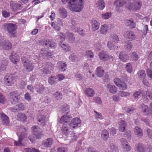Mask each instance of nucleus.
<instances>
[{
  "label": "nucleus",
  "instance_id": "nucleus-1",
  "mask_svg": "<svg viewBox=\"0 0 152 152\" xmlns=\"http://www.w3.org/2000/svg\"><path fill=\"white\" fill-rule=\"evenodd\" d=\"M62 3H68L69 9L71 11L79 12L82 11L84 7V0H61Z\"/></svg>",
  "mask_w": 152,
  "mask_h": 152
},
{
  "label": "nucleus",
  "instance_id": "nucleus-2",
  "mask_svg": "<svg viewBox=\"0 0 152 152\" xmlns=\"http://www.w3.org/2000/svg\"><path fill=\"white\" fill-rule=\"evenodd\" d=\"M26 130L23 126H21L19 128V131L22 132L18 137V141H14V144L15 146H21L25 143L27 137V134L25 132Z\"/></svg>",
  "mask_w": 152,
  "mask_h": 152
},
{
  "label": "nucleus",
  "instance_id": "nucleus-3",
  "mask_svg": "<svg viewBox=\"0 0 152 152\" xmlns=\"http://www.w3.org/2000/svg\"><path fill=\"white\" fill-rule=\"evenodd\" d=\"M58 39L61 42L59 43V45L62 48V50L66 52H69L71 50V47L69 45L65 44L63 42L64 41L66 36L64 35V34L61 32L58 33Z\"/></svg>",
  "mask_w": 152,
  "mask_h": 152
},
{
  "label": "nucleus",
  "instance_id": "nucleus-4",
  "mask_svg": "<svg viewBox=\"0 0 152 152\" xmlns=\"http://www.w3.org/2000/svg\"><path fill=\"white\" fill-rule=\"evenodd\" d=\"M2 28L7 31L11 37H15L16 35L15 31L16 29V25L11 23H5L3 25Z\"/></svg>",
  "mask_w": 152,
  "mask_h": 152
},
{
  "label": "nucleus",
  "instance_id": "nucleus-5",
  "mask_svg": "<svg viewBox=\"0 0 152 152\" xmlns=\"http://www.w3.org/2000/svg\"><path fill=\"white\" fill-rule=\"evenodd\" d=\"M32 130L34 134V136H30L28 137L30 141L33 142L36 139H39L41 135L42 130L40 129L37 126H34L32 128Z\"/></svg>",
  "mask_w": 152,
  "mask_h": 152
},
{
  "label": "nucleus",
  "instance_id": "nucleus-6",
  "mask_svg": "<svg viewBox=\"0 0 152 152\" xmlns=\"http://www.w3.org/2000/svg\"><path fill=\"white\" fill-rule=\"evenodd\" d=\"M22 62L24 68L28 72H31L34 69V66L32 62L29 59L25 57L22 58Z\"/></svg>",
  "mask_w": 152,
  "mask_h": 152
},
{
  "label": "nucleus",
  "instance_id": "nucleus-7",
  "mask_svg": "<svg viewBox=\"0 0 152 152\" xmlns=\"http://www.w3.org/2000/svg\"><path fill=\"white\" fill-rule=\"evenodd\" d=\"M15 81V77L13 75L7 73L4 78V84L7 86H12Z\"/></svg>",
  "mask_w": 152,
  "mask_h": 152
},
{
  "label": "nucleus",
  "instance_id": "nucleus-8",
  "mask_svg": "<svg viewBox=\"0 0 152 152\" xmlns=\"http://www.w3.org/2000/svg\"><path fill=\"white\" fill-rule=\"evenodd\" d=\"M54 65L50 62L47 63L46 64L45 67L40 69L41 75L43 77L46 76L50 72V70L53 69Z\"/></svg>",
  "mask_w": 152,
  "mask_h": 152
},
{
  "label": "nucleus",
  "instance_id": "nucleus-9",
  "mask_svg": "<svg viewBox=\"0 0 152 152\" xmlns=\"http://www.w3.org/2000/svg\"><path fill=\"white\" fill-rule=\"evenodd\" d=\"M141 6L142 4L140 0H134L133 3L127 5V7L130 10H137L140 9Z\"/></svg>",
  "mask_w": 152,
  "mask_h": 152
},
{
  "label": "nucleus",
  "instance_id": "nucleus-10",
  "mask_svg": "<svg viewBox=\"0 0 152 152\" xmlns=\"http://www.w3.org/2000/svg\"><path fill=\"white\" fill-rule=\"evenodd\" d=\"M69 124L70 128L71 129H73L80 127L81 125V121L79 118H75L72 119Z\"/></svg>",
  "mask_w": 152,
  "mask_h": 152
},
{
  "label": "nucleus",
  "instance_id": "nucleus-11",
  "mask_svg": "<svg viewBox=\"0 0 152 152\" xmlns=\"http://www.w3.org/2000/svg\"><path fill=\"white\" fill-rule=\"evenodd\" d=\"M19 96V93L17 91H13L10 93L9 98L11 102L13 104H15L19 102L20 98L18 97Z\"/></svg>",
  "mask_w": 152,
  "mask_h": 152
},
{
  "label": "nucleus",
  "instance_id": "nucleus-12",
  "mask_svg": "<svg viewBox=\"0 0 152 152\" xmlns=\"http://www.w3.org/2000/svg\"><path fill=\"white\" fill-rule=\"evenodd\" d=\"M121 145L123 150L126 152L130 151L131 148L127 140L125 139L122 138L120 140Z\"/></svg>",
  "mask_w": 152,
  "mask_h": 152
},
{
  "label": "nucleus",
  "instance_id": "nucleus-13",
  "mask_svg": "<svg viewBox=\"0 0 152 152\" xmlns=\"http://www.w3.org/2000/svg\"><path fill=\"white\" fill-rule=\"evenodd\" d=\"M124 36L130 41L135 39L136 37L134 32L131 31H126L124 33Z\"/></svg>",
  "mask_w": 152,
  "mask_h": 152
},
{
  "label": "nucleus",
  "instance_id": "nucleus-14",
  "mask_svg": "<svg viewBox=\"0 0 152 152\" xmlns=\"http://www.w3.org/2000/svg\"><path fill=\"white\" fill-rule=\"evenodd\" d=\"M125 1L124 0H115L114 3V5L115 6L116 11L119 12H121L122 10L121 8L124 6Z\"/></svg>",
  "mask_w": 152,
  "mask_h": 152
},
{
  "label": "nucleus",
  "instance_id": "nucleus-15",
  "mask_svg": "<svg viewBox=\"0 0 152 152\" xmlns=\"http://www.w3.org/2000/svg\"><path fill=\"white\" fill-rule=\"evenodd\" d=\"M9 57L11 61L15 64L18 63L20 59L19 56L14 51H11Z\"/></svg>",
  "mask_w": 152,
  "mask_h": 152
},
{
  "label": "nucleus",
  "instance_id": "nucleus-16",
  "mask_svg": "<svg viewBox=\"0 0 152 152\" xmlns=\"http://www.w3.org/2000/svg\"><path fill=\"white\" fill-rule=\"evenodd\" d=\"M4 50H9L12 47V43L8 40L4 41L0 45Z\"/></svg>",
  "mask_w": 152,
  "mask_h": 152
},
{
  "label": "nucleus",
  "instance_id": "nucleus-17",
  "mask_svg": "<svg viewBox=\"0 0 152 152\" xmlns=\"http://www.w3.org/2000/svg\"><path fill=\"white\" fill-rule=\"evenodd\" d=\"M40 57L43 58H45L46 57L49 58H52V54L51 52H48L45 50H42L39 54Z\"/></svg>",
  "mask_w": 152,
  "mask_h": 152
},
{
  "label": "nucleus",
  "instance_id": "nucleus-18",
  "mask_svg": "<svg viewBox=\"0 0 152 152\" xmlns=\"http://www.w3.org/2000/svg\"><path fill=\"white\" fill-rule=\"evenodd\" d=\"M70 126L69 124H64L61 129L62 133L63 134L66 136L69 135L70 132Z\"/></svg>",
  "mask_w": 152,
  "mask_h": 152
},
{
  "label": "nucleus",
  "instance_id": "nucleus-19",
  "mask_svg": "<svg viewBox=\"0 0 152 152\" xmlns=\"http://www.w3.org/2000/svg\"><path fill=\"white\" fill-rule=\"evenodd\" d=\"M38 124L39 125L44 126L45 125L46 122V118L43 115H38Z\"/></svg>",
  "mask_w": 152,
  "mask_h": 152
},
{
  "label": "nucleus",
  "instance_id": "nucleus-20",
  "mask_svg": "<svg viewBox=\"0 0 152 152\" xmlns=\"http://www.w3.org/2000/svg\"><path fill=\"white\" fill-rule=\"evenodd\" d=\"M0 115L3 124L5 125H8L9 122L8 116L3 113H1Z\"/></svg>",
  "mask_w": 152,
  "mask_h": 152
},
{
  "label": "nucleus",
  "instance_id": "nucleus-21",
  "mask_svg": "<svg viewBox=\"0 0 152 152\" xmlns=\"http://www.w3.org/2000/svg\"><path fill=\"white\" fill-rule=\"evenodd\" d=\"M105 4L102 0H98L95 4V7L98 9L102 10L105 7Z\"/></svg>",
  "mask_w": 152,
  "mask_h": 152
},
{
  "label": "nucleus",
  "instance_id": "nucleus-22",
  "mask_svg": "<svg viewBox=\"0 0 152 152\" xmlns=\"http://www.w3.org/2000/svg\"><path fill=\"white\" fill-rule=\"evenodd\" d=\"M107 90L113 94L115 93L117 91V88L113 85L108 84L106 86Z\"/></svg>",
  "mask_w": 152,
  "mask_h": 152
},
{
  "label": "nucleus",
  "instance_id": "nucleus-23",
  "mask_svg": "<svg viewBox=\"0 0 152 152\" xmlns=\"http://www.w3.org/2000/svg\"><path fill=\"white\" fill-rule=\"evenodd\" d=\"M91 23L92 29L95 31L97 30L99 27V23L97 20H94L91 21Z\"/></svg>",
  "mask_w": 152,
  "mask_h": 152
},
{
  "label": "nucleus",
  "instance_id": "nucleus-24",
  "mask_svg": "<svg viewBox=\"0 0 152 152\" xmlns=\"http://www.w3.org/2000/svg\"><path fill=\"white\" fill-rule=\"evenodd\" d=\"M36 90L38 93L42 94L45 89V87L40 83H38L35 85Z\"/></svg>",
  "mask_w": 152,
  "mask_h": 152
},
{
  "label": "nucleus",
  "instance_id": "nucleus-25",
  "mask_svg": "<svg viewBox=\"0 0 152 152\" xmlns=\"http://www.w3.org/2000/svg\"><path fill=\"white\" fill-rule=\"evenodd\" d=\"M85 94L88 96L92 97L95 94L94 90L91 88H86L84 91Z\"/></svg>",
  "mask_w": 152,
  "mask_h": 152
},
{
  "label": "nucleus",
  "instance_id": "nucleus-26",
  "mask_svg": "<svg viewBox=\"0 0 152 152\" xmlns=\"http://www.w3.org/2000/svg\"><path fill=\"white\" fill-rule=\"evenodd\" d=\"M10 8L13 11H16L18 10L20 5L15 3L14 1H11L10 3Z\"/></svg>",
  "mask_w": 152,
  "mask_h": 152
},
{
  "label": "nucleus",
  "instance_id": "nucleus-27",
  "mask_svg": "<svg viewBox=\"0 0 152 152\" xmlns=\"http://www.w3.org/2000/svg\"><path fill=\"white\" fill-rule=\"evenodd\" d=\"M119 127L118 130L122 132H124L125 130L126 127L127 126L126 122L123 120H121L119 123Z\"/></svg>",
  "mask_w": 152,
  "mask_h": 152
},
{
  "label": "nucleus",
  "instance_id": "nucleus-28",
  "mask_svg": "<svg viewBox=\"0 0 152 152\" xmlns=\"http://www.w3.org/2000/svg\"><path fill=\"white\" fill-rule=\"evenodd\" d=\"M125 22L126 25L129 26L130 28H134L136 26V24L132 19H126L125 20Z\"/></svg>",
  "mask_w": 152,
  "mask_h": 152
},
{
  "label": "nucleus",
  "instance_id": "nucleus-29",
  "mask_svg": "<svg viewBox=\"0 0 152 152\" xmlns=\"http://www.w3.org/2000/svg\"><path fill=\"white\" fill-rule=\"evenodd\" d=\"M58 68L59 70L64 72L66 69V64L63 61H60L58 63Z\"/></svg>",
  "mask_w": 152,
  "mask_h": 152
},
{
  "label": "nucleus",
  "instance_id": "nucleus-30",
  "mask_svg": "<svg viewBox=\"0 0 152 152\" xmlns=\"http://www.w3.org/2000/svg\"><path fill=\"white\" fill-rule=\"evenodd\" d=\"M25 107L23 104H20L14 106L12 108V111L15 112V111H19L20 110H24L25 109Z\"/></svg>",
  "mask_w": 152,
  "mask_h": 152
},
{
  "label": "nucleus",
  "instance_id": "nucleus-31",
  "mask_svg": "<svg viewBox=\"0 0 152 152\" xmlns=\"http://www.w3.org/2000/svg\"><path fill=\"white\" fill-rule=\"evenodd\" d=\"M129 56L128 55L124 52H122L120 53L119 58L122 61L125 62L129 59Z\"/></svg>",
  "mask_w": 152,
  "mask_h": 152
},
{
  "label": "nucleus",
  "instance_id": "nucleus-32",
  "mask_svg": "<svg viewBox=\"0 0 152 152\" xmlns=\"http://www.w3.org/2000/svg\"><path fill=\"white\" fill-rule=\"evenodd\" d=\"M17 118L19 121L25 122L26 121L27 117L25 114L19 113L17 115Z\"/></svg>",
  "mask_w": 152,
  "mask_h": 152
},
{
  "label": "nucleus",
  "instance_id": "nucleus-33",
  "mask_svg": "<svg viewBox=\"0 0 152 152\" xmlns=\"http://www.w3.org/2000/svg\"><path fill=\"white\" fill-rule=\"evenodd\" d=\"M134 134L137 137H141L143 135L142 131L140 128L137 126L135 127L134 130Z\"/></svg>",
  "mask_w": 152,
  "mask_h": 152
},
{
  "label": "nucleus",
  "instance_id": "nucleus-34",
  "mask_svg": "<svg viewBox=\"0 0 152 152\" xmlns=\"http://www.w3.org/2000/svg\"><path fill=\"white\" fill-rule=\"evenodd\" d=\"M70 120V117L67 115H64L62 116L60 119V122L61 123L64 124L69 122Z\"/></svg>",
  "mask_w": 152,
  "mask_h": 152
},
{
  "label": "nucleus",
  "instance_id": "nucleus-35",
  "mask_svg": "<svg viewBox=\"0 0 152 152\" xmlns=\"http://www.w3.org/2000/svg\"><path fill=\"white\" fill-rule=\"evenodd\" d=\"M109 26L107 24H104L101 26L100 32L101 34H105L108 31Z\"/></svg>",
  "mask_w": 152,
  "mask_h": 152
},
{
  "label": "nucleus",
  "instance_id": "nucleus-36",
  "mask_svg": "<svg viewBox=\"0 0 152 152\" xmlns=\"http://www.w3.org/2000/svg\"><path fill=\"white\" fill-rule=\"evenodd\" d=\"M142 111L145 115H147L150 114L151 110L148 106L142 104Z\"/></svg>",
  "mask_w": 152,
  "mask_h": 152
},
{
  "label": "nucleus",
  "instance_id": "nucleus-37",
  "mask_svg": "<svg viewBox=\"0 0 152 152\" xmlns=\"http://www.w3.org/2000/svg\"><path fill=\"white\" fill-rule=\"evenodd\" d=\"M53 139L52 138H49L44 141L43 145L46 147H50L52 144Z\"/></svg>",
  "mask_w": 152,
  "mask_h": 152
},
{
  "label": "nucleus",
  "instance_id": "nucleus-38",
  "mask_svg": "<svg viewBox=\"0 0 152 152\" xmlns=\"http://www.w3.org/2000/svg\"><path fill=\"white\" fill-rule=\"evenodd\" d=\"M104 72L101 66L98 67L96 69V74L99 77H101L102 76Z\"/></svg>",
  "mask_w": 152,
  "mask_h": 152
},
{
  "label": "nucleus",
  "instance_id": "nucleus-39",
  "mask_svg": "<svg viewBox=\"0 0 152 152\" xmlns=\"http://www.w3.org/2000/svg\"><path fill=\"white\" fill-rule=\"evenodd\" d=\"M59 13L62 18H65L67 16V12L66 10L63 8L61 7L60 8Z\"/></svg>",
  "mask_w": 152,
  "mask_h": 152
},
{
  "label": "nucleus",
  "instance_id": "nucleus-40",
  "mask_svg": "<svg viewBox=\"0 0 152 152\" xmlns=\"http://www.w3.org/2000/svg\"><path fill=\"white\" fill-rule=\"evenodd\" d=\"M66 36L65 39L66 38V35H67L69 42H70L73 43L75 40V37L73 35L70 33H67L66 34H64Z\"/></svg>",
  "mask_w": 152,
  "mask_h": 152
},
{
  "label": "nucleus",
  "instance_id": "nucleus-41",
  "mask_svg": "<svg viewBox=\"0 0 152 152\" xmlns=\"http://www.w3.org/2000/svg\"><path fill=\"white\" fill-rule=\"evenodd\" d=\"M69 106L66 104H64L61 107V111L63 113H65L66 115H67L69 112Z\"/></svg>",
  "mask_w": 152,
  "mask_h": 152
},
{
  "label": "nucleus",
  "instance_id": "nucleus-42",
  "mask_svg": "<svg viewBox=\"0 0 152 152\" xmlns=\"http://www.w3.org/2000/svg\"><path fill=\"white\" fill-rule=\"evenodd\" d=\"M137 75L141 79L145 78L146 77V74L144 70H140L137 73Z\"/></svg>",
  "mask_w": 152,
  "mask_h": 152
},
{
  "label": "nucleus",
  "instance_id": "nucleus-43",
  "mask_svg": "<svg viewBox=\"0 0 152 152\" xmlns=\"http://www.w3.org/2000/svg\"><path fill=\"white\" fill-rule=\"evenodd\" d=\"M102 138L104 140H106L109 137V133L107 130L104 129L103 130L101 134Z\"/></svg>",
  "mask_w": 152,
  "mask_h": 152
},
{
  "label": "nucleus",
  "instance_id": "nucleus-44",
  "mask_svg": "<svg viewBox=\"0 0 152 152\" xmlns=\"http://www.w3.org/2000/svg\"><path fill=\"white\" fill-rule=\"evenodd\" d=\"M53 97L55 99L60 100L62 99V95L60 92L57 91L53 94Z\"/></svg>",
  "mask_w": 152,
  "mask_h": 152
},
{
  "label": "nucleus",
  "instance_id": "nucleus-45",
  "mask_svg": "<svg viewBox=\"0 0 152 152\" xmlns=\"http://www.w3.org/2000/svg\"><path fill=\"white\" fill-rule=\"evenodd\" d=\"M132 47V43L130 42H126L124 45V48L127 51H130Z\"/></svg>",
  "mask_w": 152,
  "mask_h": 152
},
{
  "label": "nucleus",
  "instance_id": "nucleus-46",
  "mask_svg": "<svg viewBox=\"0 0 152 152\" xmlns=\"http://www.w3.org/2000/svg\"><path fill=\"white\" fill-rule=\"evenodd\" d=\"M111 12H107L102 14L101 15V17L103 19L106 20L109 18L111 16Z\"/></svg>",
  "mask_w": 152,
  "mask_h": 152
},
{
  "label": "nucleus",
  "instance_id": "nucleus-47",
  "mask_svg": "<svg viewBox=\"0 0 152 152\" xmlns=\"http://www.w3.org/2000/svg\"><path fill=\"white\" fill-rule=\"evenodd\" d=\"M114 44L115 43H113L112 41H109L107 44V47L110 50H115V49L117 50L115 45H114Z\"/></svg>",
  "mask_w": 152,
  "mask_h": 152
},
{
  "label": "nucleus",
  "instance_id": "nucleus-48",
  "mask_svg": "<svg viewBox=\"0 0 152 152\" xmlns=\"http://www.w3.org/2000/svg\"><path fill=\"white\" fill-rule=\"evenodd\" d=\"M48 83L51 85H53L56 84L57 82V80L55 79V76H51L48 79Z\"/></svg>",
  "mask_w": 152,
  "mask_h": 152
},
{
  "label": "nucleus",
  "instance_id": "nucleus-49",
  "mask_svg": "<svg viewBox=\"0 0 152 152\" xmlns=\"http://www.w3.org/2000/svg\"><path fill=\"white\" fill-rule=\"evenodd\" d=\"M43 100L42 101V103L45 105H47L49 104L51 101V99L48 96H46L43 99Z\"/></svg>",
  "mask_w": 152,
  "mask_h": 152
},
{
  "label": "nucleus",
  "instance_id": "nucleus-50",
  "mask_svg": "<svg viewBox=\"0 0 152 152\" xmlns=\"http://www.w3.org/2000/svg\"><path fill=\"white\" fill-rule=\"evenodd\" d=\"M40 44L42 45L45 46L49 45L50 43H51V41L48 39H43L40 42Z\"/></svg>",
  "mask_w": 152,
  "mask_h": 152
},
{
  "label": "nucleus",
  "instance_id": "nucleus-51",
  "mask_svg": "<svg viewBox=\"0 0 152 152\" xmlns=\"http://www.w3.org/2000/svg\"><path fill=\"white\" fill-rule=\"evenodd\" d=\"M111 38L114 43L117 42L119 41V38L118 36L115 34L111 35Z\"/></svg>",
  "mask_w": 152,
  "mask_h": 152
},
{
  "label": "nucleus",
  "instance_id": "nucleus-52",
  "mask_svg": "<svg viewBox=\"0 0 152 152\" xmlns=\"http://www.w3.org/2000/svg\"><path fill=\"white\" fill-rule=\"evenodd\" d=\"M131 56L132 59L135 61H137L139 58L137 53L134 52H132Z\"/></svg>",
  "mask_w": 152,
  "mask_h": 152
},
{
  "label": "nucleus",
  "instance_id": "nucleus-53",
  "mask_svg": "<svg viewBox=\"0 0 152 152\" xmlns=\"http://www.w3.org/2000/svg\"><path fill=\"white\" fill-rule=\"evenodd\" d=\"M119 89L122 90H125L127 88V85L124 81H122L118 86Z\"/></svg>",
  "mask_w": 152,
  "mask_h": 152
},
{
  "label": "nucleus",
  "instance_id": "nucleus-54",
  "mask_svg": "<svg viewBox=\"0 0 152 152\" xmlns=\"http://www.w3.org/2000/svg\"><path fill=\"white\" fill-rule=\"evenodd\" d=\"M86 56L87 58L90 59L91 60V58H93V53L90 50H88L86 51Z\"/></svg>",
  "mask_w": 152,
  "mask_h": 152
},
{
  "label": "nucleus",
  "instance_id": "nucleus-55",
  "mask_svg": "<svg viewBox=\"0 0 152 152\" xmlns=\"http://www.w3.org/2000/svg\"><path fill=\"white\" fill-rule=\"evenodd\" d=\"M137 151L138 152H145L142 145L141 144H138L137 146Z\"/></svg>",
  "mask_w": 152,
  "mask_h": 152
},
{
  "label": "nucleus",
  "instance_id": "nucleus-56",
  "mask_svg": "<svg viewBox=\"0 0 152 152\" xmlns=\"http://www.w3.org/2000/svg\"><path fill=\"white\" fill-rule=\"evenodd\" d=\"M59 25L58 24H55L54 22H52L51 24V26L56 31H59L60 30L61 28Z\"/></svg>",
  "mask_w": 152,
  "mask_h": 152
},
{
  "label": "nucleus",
  "instance_id": "nucleus-57",
  "mask_svg": "<svg viewBox=\"0 0 152 152\" xmlns=\"http://www.w3.org/2000/svg\"><path fill=\"white\" fill-rule=\"evenodd\" d=\"M118 95L121 97H125L129 96L130 94L127 92H125L123 91H119L118 92Z\"/></svg>",
  "mask_w": 152,
  "mask_h": 152
},
{
  "label": "nucleus",
  "instance_id": "nucleus-58",
  "mask_svg": "<svg viewBox=\"0 0 152 152\" xmlns=\"http://www.w3.org/2000/svg\"><path fill=\"white\" fill-rule=\"evenodd\" d=\"M126 71L129 73H131L132 71V65L130 63H128L126 66Z\"/></svg>",
  "mask_w": 152,
  "mask_h": 152
},
{
  "label": "nucleus",
  "instance_id": "nucleus-59",
  "mask_svg": "<svg viewBox=\"0 0 152 152\" xmlns=\"http://www.w3.org/2000/svg\"><path fill=\"white\" fill-rule=\"evenodd\" d=\"M2 13L3 16L5 18L8 17L10 16V12L5 10H2Z\"/></svg>",
  "mask_w": 152,
  "mask_h": 152
},
{
  "label": "nucleus",
  "instance_id": "nucleus-60",
  "mask_svg": "<svg viewBox=\"0 0 152 152\" xmlns=\"http://www.w3.org/2000/svg\"><path fill=\"white\" fill-rule=\"evenodd\" d=\"M124 110L126 112L130 114L132 113L135 111L134 109L132 107H126L124 108Z\"/></svg>",
  "mask_w": 152,
  "mask_h": 152
},
{
  "label": "nucleus",
  "instance_id": "nucleus-61",
  "mask_svg": "<svg viewBox=\"0 0 152 152\" xmlns=\"http://www.w3.org/2000/svg\"><path fill=\"white\" fill-rule=\"evenodd\" d=\"M69 58L70 60L72 61H75L77 60L76 56L74 54H72L69 57Z\"/></svg>",
  "mask_w": 152,
  "mask_h": 152
},
{
  "label": "nucleus",
  "instance_id": "nucleus-62",
  "mask_svg": "<svg viewBox=\"0 0 152 152\" xmlns=\"http://www.w3.org/2000/svg\"><path fill=\"white\" fill-rule=\"evenodd\" d=\"M25 152H39V151L34 148H25L24 149Z\"/></svg>",
  "mask_w": 152,
  "mask_h": 152
},
{
  "label": "nucleus",
  "instance_id": "nucleus-63",
  "mask_svg": "<svg viewBox=\"0 0 152 152\" xmlns=\"http://www.w3.org/2000/svg\"><path fill=\"white\" fill-rule=\"evenodd\" d=\"M142 94V92L141 90H139L138 91L134 92V93L133 96L135 98H138Z\"/></svg>",
  "mask_w": 152,
  "mask_h": 152
},
{
  "label": "nucleus",
  "instance_id": "nucleus-64",
  "mask_svg": "<svg viewBox=\"0 0 152 152\" xmlns=\"http://www.w3.org/2000/svg\"><path fill=\"white\" fill-rule=\"evenodd\" d=\"M64 76L61 74H59L55 76V79L57 82L60 81L64 79Z\"/></svg>",
  "mask_w": 152,
  "mask_h": 152
}]
</instances>
